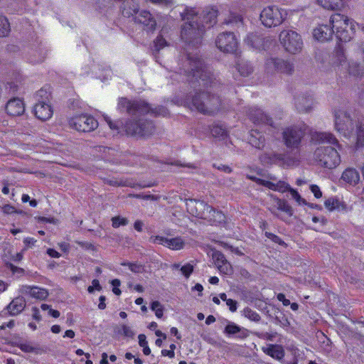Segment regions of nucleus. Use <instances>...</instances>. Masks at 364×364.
<instances>
[{
	"mask_svg": "<svg viewBox=\"0 0 364 364\" xmlns=\"http://www.w3.org/2000/svg\"><path fill=\"white\" fill-rule=\"evenodd\" d=\"M314 143L321 144L314 151V157L319 166L328 169L338 167L341 158L338 149H341L338 141L329 132H314L311 135Z\"/></svg>",
	"mask_w": 364,
	"mask_h": 364,
	"instance_id": "f257e3e1",
	"label": "nucleus"
},
{
	"mask_svg": "<svg viewBox=\"0 0 364 364\" xmlns=\"http://www.w3.org/2000/svg\"><path fill=\"white\" fill-rule=\"evenodd\" d=\"M199 11L196 8L186 7L181 13L182 19L185 21L181 29V38L186 41L198 40L204 32L205 27L210 28L216 23L218 11L215 8H207L203 11V22L205 25H198Z\"/></svg>",
	"mask_w": 364,
	"mask_h": 364,
	"instance_id": "f03ea898",
	"label": "nucleus"
},
{
	"mask_svg": "<svg viewBox=\"0 0 364 364\" xmlns=\"http://www.w3.org/2000/svg\"><path fill=\"white\" fill-rule=\"evenodd\" d=\"M105 119L109 128L116 130L117 132L124 131L128 135L147 136L154 132V126L151 122L140 121V122H127L125 124L122 122H114L107 116L105 117Z\"/></svg>",
	"mask_w": 364,
	"mask_h": 364,
	"instance_id": "7ed1b4c3",
	"label": "nucleus"
},
{
	"mask_svg": "<svg viewBox=\"0 0 364 364\" xmlns=\"http://www.w3.org/2000/svg\"><path fill=\"white\" fill-rule=\"evenodd\" d=\"M249 178L257 184L263 186L269 190L279 193L289 191L292 198L296 200L298 205H308L306 200L295 189L291 188L287 183L283 181H277L274 175H267L262 178L255 176H250Z\"/></svg>",
	"mask_w": 364,
	"mask_h": 364,
	"instance_id": "20e7f679",
	"label": "nucleus"
},
{
	"mask_svg": "<svg viewBox=\"0 0 364 364\" xmlns=\"http://www.w3.org/2000/svg\"><path fill=\"white\" fill-rule=\"evenodd\" d=\"M330 25L334 30L337 38L343 42L350 40L357 26L352 19L341 14H334L331 16Z\"/></svg>",
	"mask_w": 364,
	"mask_h": 364,
	"instance_id": "39448f33",
	"label": "nucleus"
},
{
	"mask_svg": "<svg viewBox=\"0 0 364 364\" xmlns=\"http://www.w3.org/2000/svg\"><path fill=\"white\" fill-rule=\"evenodd\" d=\"M220 103L218 97L210 96L209 92H203L193 97L190 107L203 114H213L219 110Z\"/></svg>",
	"mask_w": 364,
	"mask_h": 364,
	"instance_id": "423d86ee",
	"label": "nucleus"
},
{
	"mask_svg": "<svg viewBox=\"0 0 364 364\" xmlns=\"http://www.w3.org/2000/svg\"><path fill=\"white\" fill-rule=\"evenodd\" d=\"M334 117L336 130L346 138L350 139L353 136L358 122L353 120L348 112L344 109L336 110Z\"/></svg>",
	"mask_w": 364,
	"mask_h": 364,
	"instance_id": "0eeeda50",
	"label": "nucleus"
},
{
	"mask_svg": "<svg viewBox=\"0 0 364 364\" xmlns=\"http://www.w3.org/2000/svg\"><path fill=\"white\" fill-rule=\"evenodd\" d=\"M287 12L277 6L264 7L260 13V21L267 28L281 25L286 19Z\"/></svg>",
	"mask_w": 364,
	"mask_h": 364,
	"instance_id": "6e6552de",
	"label": "nucleus"
},
{
	"mask_svg": "<svg viewBox=\"0 0 364 364\" xmlns=\"http://www.w3.org/2000/svg\"><path fill=\"white\" fill-rule=\"evenodd\" d=\"M279 41L282 47L289 53L296 54L301 51L303 41L295 31L284 29L279 35Z\"/></svg>",
	"mask_w": 364,
	"mask_h": 364,
	"instance_id": "1a4fd4ad",
	"label": "nucleus"
},
{
	"mask_svg": "<svg viewBox=\"0 0 364 364\" xmlns=\"http://www.w3.org/2000/svg\"><path fill=\"white\" fill-rule=\"evenodd\" d=\"M260 161L264 165L276 164L283 168L297 166L299 159L289 154H282L274 152L264 154L260 156Z\"/></svg>",
	"mask_w": 364,
	"mask_h": 364,
	"instance_id": "9d476101",
	"label": "nucleus"
},
{
	"mask_svg": "<svg viewBox=\"0 0 364 364\" xmlns=\"http://www.w3.org/2000/svg\"><path fill=\"white\" fill-rule=\"evenodd\" d=\"M187 63L190 67L189 73L196 79H201L203 85L208 86V82L210 83V87H211L216 85V82L212 80L210 73L204 67L203 63L200 58L188 56Z\"/></svg>",
	"mask_w": 364,
	"mask_h": 364,
	"instance_id": "9b49d317",
	"label": "nucleus"
},
{
	"mask_svg": "<svg viewBox=\"0 0 364 364\" xmlns=\"http://www.w3.org/2000/svg\"><path fill=\"white\" fill-rule=\"evenodd\" d=\"M69 127L77 132H88L98 127L97 121L87 114H77L68 119Z\"/></svg>",
	"mask_w": 364,
	"mask_h": 364,
	"instance_id": "f8f14e48",
	"label": "nucleus"
},
{
	"mask_svg": "<svg viewBox=\"0 0 364 364\" xmlns=\"http://www.w3.org/2000/svg\"><path fill=\"white\" fill-rule=\"evenodd\" d=\"M333 65L338 72L348 73L353 75H359L363 73V69L358 64H350L346 61L345 54L342 50H338L332 58Z\"/></svg>",
	"mask_w": 364,
	"mask_h": 364,
	"instance_id": "ddd939ff",
	"label": "nucleus"
},
{
	"mask_svg": "<svg viewBox=\"0 0 364 364\" xmlns=\"http://www.w3.org/2000/svg\"><path fill=\"white\" fill-rule=\"evenodd\" d=\"M305 124L296 125L287 128L283 132V139L288 148H297L306 133Z\"/></svg>",
	"mask_w": 364,
	"mask_h": 364,
	"instance_id": "4468645a",
	"label": "nucleus"
},
{
	"mask_svg": "<svg viewBox=\"0 0 364 364\" xmlns=\"http://www.w3.org/2000/svg\"><path fill=\"white\" fill-rule=\"evenodd\" d=\"M118 109L122 112L127 111L130 114L147 113L150 110L149 105L144 101H129L126 98L119 100Z\"/></svg>",
	"mask_w": 364,
	"mask_h": 364,
	"instance_id": "2eb2a0df",
	"label": "nucleus"
},
{
	"mask_svg": "<svg viewBox=\"0 0 364 364\" xmlns=\"http://www.w3.org/2000/svg\"><path fill=\"white\" fill-rule=\"evenodd\" d=\"M186 208L188 212L196 218L205 220L209 217L210 206L204 201L195 199H188L186 200Z\"/></svg>",
	"mask_w": 364,
	"mask_h": 364,
	"instance_id": "dca6fc26",
	"label": "nucleus"
},
{
	"mask_svg": "<svg viewBox=\"0 0 364 364\" xmlns=\"http://www.w3.org/2000/svg\"><path fill=\"white\" fill-rule=\"evenodd\" d=\"M265 69L268 73L290 74L293 70V65L291 63L282 59L271 58L266 60Z\"/></svg>",
	"mask_w": 364,
	"mask_h": 364,
	"instance_id": "f3484780",
	"label": "nucleus"
},
{
	"mask_svg": "<svg viewBox=\"0 0 364 364\" xmlns=\"http://www.w3.org/2000/svg\"><path fill=\"white\" fill-rule=\"evenodd\" d=\"M216 46L223 52L232 53L236 50L238 41L233 33H223L218 36Z\"/></svg>",
	"mask_w": 364,
	"mask_h": 364,
	"instance_id": "a211bd4d",
	"label": "nucleus"
},
{
	"mask_svg": "<svg viewBox=\"0 0 364 364\" xmlns=\"http://www.w3.org/2000/svg\"><path fill=\"white\" fill-rule=\"evenodd\" d=\"M149 241L154 244L164 245L173 250H180L184 247L185 242L179 237L168 238L160 235L151 236Z\"/></svg>",
	"mask_w": 364,
	"mask_h": 364,
	"instance_id": "6ab92c4d",
	"label": "nucleus"
},
{
	"mask_svg": "<svg viewBox=\"0 0 364 364\" xmlns=\"http://www.w3.org/2000/svg\"><path fill=\"white\" fill-rule=\"evenodd\" d=\"M35 116L41 121L50 119L53 114V109L48 100L38 101L33 107Z\"/></svg>",
	"mask_w": 364,
	"mask_h": 364,
	"instance_id": "aec40b11",
	"label": "nucleus"
},
{
	"mask_svg": "<svg viewBox=\"0 0 364 364\" xmlns=\"http://www.w3.org/2000/svg\"><path fill=\"white\" fill-rule=\"evenodd\" d=\"M271 203L268 209L274 215L278 216L277 211H282L287 214L289 216L293 215V210L291 205L284 200L280 199L272 194L270 195Z\"/></svg>",
	"mask_w": 364,
	"mask_h": 364,
	"instance_id": "412c9836",
	"label": "nucleus"
},
{
	"mask_svg": "<svg viewBox=\"0 0 364 364\" xmlns=\"http://www.w3.org/2000/svg\"><path fill=\"white\" fill-rule=\"evenodd\" d=\"M19 292L24 296L33 299L43 300L48 296L47 289L37 286L22 285L19 288Z\"/></svg>",
	"mask_w": 364,
	"mask_h": 364,
	"instance_id": "4be33fe9",
	"label": "nucleus"
},
{
	"mask_svg": "<svg viewBox=\"0 0 364 364\" xmlns=\"http://www.w3.org/2000/svg\"><path fill=\"white\" fill-rule=\"evenodd\" d=\"M246 44L258 50H266L272 44L269 38H262L256 34H250L245 40Z\"/></svg>",
	"mask_w": 364,
	"mask_h": 364,
	"instance_id": "5701e85b",
	"label": "nucleus"
},
{
	"mask_svg": "<svg viewBox=\"0 0 364 364\" xmlns=\"http://www.w3.org/2000/svg\"><path fill=\"white\" fill-rule=\"evenodd\" d=\"M6 111L11 116L21 115L25 111V105L23 100L17 97L9 100L6 105Z\"/></svg>",
	"mask_w": 364,
	"mask_h": 364,
	"instance_id": "b1692460",
	"label": "nucleus"
},
{
	"mask_svg": "<svg viewBox=\"0 0 364 364\" xmlns=\"http://www.w3.org/2000/svg\"><path fill=\"white\" fill-rule=\"evenodd\" d=\"M334 30L330 23L318 26L313 31V36L318 41L324 42L330 40L334 34Z\"/></svg>",
	"mask_w": 364,
	"mask_h": 364,
	"instance_id": "393cba45",
	"label": "nucleus"
},
{
	"mask_svg": "<svg viewBox=\"0 0 364 364\" xmlns=\"http://www.w3.org/2000/svg\"><path fill=\"white\" fill-rule=\"evenodd\" d=\"M214 262L218 270L224 274H230L232 272L230 264L226 260L225 256L220 252H215L213 255Z\"/></svg>",
	"mask_w": 364,
	"mask_h": 364,
	"instance_id": "a878e982",
	"label": "nucleus"
},
{
	"mask_svg": "<svg viewBox=\"0 0 364 364\" xmlns=\"http://www.w3.org/2000/svg\"><path fill=\"white\" fill-rule=\"evenodd\" d=\"M262 350L272 358L282 360L285 355L284 348L281 345L268 344L262 348Z\"/></svg>",
	"mask_w": 364,
	"mask_h": 364,
	"instance_id": "bb28decb",
	"label": "nucleus"
},
{
	"mask_svg": "<svg viewBox=\"0 0 364 364\" xmlns=\"http://www.w3.org/2000/svg\"><path fill=\"white\" fill-rule=\"evenodd\" d=\"M360 176L359 171L354 168H346L341 175V180L345 183L355 186L360 181Z\"/></svg>",
	"mask_w": 364,
	"mask_h": 364,
	"instance_id": "cd10ccee",
	"label": "nucleus"
},
{
	"mask_svg": "<svg viewBox=\"0 0 364 364\" xmlns=\"http://www.w3.org/2000/svg\"><path fill=\"white\" fill-rule=\"evenodd\" d=\"M26 307V300L22 296L14 298L7 306V309L10 315L16 316L23 311Z\"/></svg>",
	"mask_w": 364,
	"mask_h": 364,
	"instance_id": "c85d7f7f",
	"label": "nucleus"
},
{
	"mask_svg": "<svg viewBox=\"0 0 364 364\" xmlns=\"http://www.w3.org/2000/svg\"><path fill=\"white\" fill-rule=\"evenodd\" d=\"M135 20L144 24L149 30H153L156 26V21L151 17V14L147 11H141L135 16Z\"/></svg>",
	"mask_w": 364,
	"mask_h": 364,
	"instance_id": "c756f323",
	"label": "nucleus"
},
{
	"mask_svg": "<svg viewBox=\"0 0 364 364\" xmlns=\"http://www.w3.org/2000/svg\"><path fill=\"white\" fill-rule=\"evenodd\" d=\"M223 332L228 336L235 335L239 333H240V338H246L248 336L247 330L243 329L236 323L230 321H228Z\"/></svg>",
	"mask_w": 364,
	"mask_h": 364,
	"instance_id": "7c9ffc66",
	"label": "nucleus"
},
{
	"mask_svg": "<svg viewBox=\"0 0 364 364\" xmlns=\"http://www.w3.org/2000/svg\"><path fill=\"white\" fill-rule=\"evenodd\" d=\"M250 119L255 124H270L271 119L260 109H255L250 113Z\"/></svg>",
	"mask_w": 364,
	"mask_h": 364,
	"instance_id": "2f4dec72",
	"label": "nucleus"
},
{
	"mask_svg": "<svg viewBox=\"0 0 364 364\" xmlns=\"http://www.w3.org/2000/svg\"><path fill=\"white\" fill-rule=\"evenodd\" d=\"M248 141L252 146L257 149H261L264 145V138L263 135L257 130H251Z\"/></svg>",
	"mask_w": 364,
	"mask_h": 364,
	"instance_id": "473e14b6",
	"label": "nucleus"
},
{
	"mask_svg": "<svg viewBox=\"0 0 364 364\" xmlns=\"http://www.w3.org/2000/svg\"><path fill=\"white\" fill-rule=\"evenodd\" d=\"M316 4L327 10H336L343 6V0H316Z\"/></svg>",
	"mask_w": 364,
	"mask_h": 364,
	"instance_id": "72a5a7b5",
	"label": "nucleus"
},
{
	"mask_svg": "<svg viewBox=\"0 0 364 364\" xmlns=\"http://www.w3.org/2000/svg\"><path fill=\"white\" fill-rule=\"evenodd\" d=\"M209 217L205 218V220L214 224H220L225 219V216L222 212L215 211L212 207H210L209 211Z\"/></svg>",
	"mask_w": 364,
	"mask_h": 364,
	"instance_id": "f704fd0d",
	"label": "nucleus"
},
{
	"mask_svg": "<svg viewBox=\"0 0 364 364\" xmlns=\"http://www.w3.org/2000/svg\"><path fill=\"white\" fill-rule=\"evenodd\" d=\"M237 69L242 76H248L253 71L250 63L242 60L237 65Z\"/></svg>",
	"mask_w": 364,
	"mask_h": 364,
	"instance_id": "c9c22d12",
	"label": "nucleus"
},
{
	"mask_svg": "<svg viewBox=\"0 0 364 364\" xmlns=\"http://www.w3.org/2000/svg\"><path fill=\"white\" fill-rule=\"evenodd\" d=\"M355 127L356 128V146L358 147L364 146V124L358 122Z\"/></svg>",
	"mask_w": 364,
	"mask_h": 364,
	"instance_id": "e433bc0d",
	"label": "nucleus"
},
{
	"mask_svg": "<svg viewBox=\"0 0 364 364\" xmlns=\"http://www.w3.org/2000/svg\"><path fill=\"white\" fill-rule=\"evenodd\" d=\"M10 32V25L8 19L0 15V37L7 36Z\"/></svg>",
	"mask_w": 364,
	"mask_h": 364,
	"instance_id": "4c0bfd02",
	"label": "nucleus"
},
{
	"mask_svg": "<svg viewBox=\"0 0 364 364\" xmlns=\"http://www.w3.org/2000/svg\"><path fill=\"white\" fill-rule=\"evenodd\" d=\"M338 200L339 198L337 197H331L326 199L324 201L325 208L330 212L337 210Z\"/></svg>",
	"mask_w": 364,
	"mask_h": 364,
	"instance_id": "58836bf2",
	"label": "nucleus"
},
{
	"mask_svg": "<svg viewBox=\"0 0 364 364\" xmlns=\"http://www.w3.org/2000/svg\"><path fill=\"white\" fill-rule=\"evenodd\" d=\"M139 345L143 348V353L146 355H149L151 353V349L148 346L146 337L144 334H139L138 336Z\"/></svg>",
	"mask_w": 364,
	"mask_h": 364,
	"instance_id": "ea45409f",
	"label": "nucleus"
},
{
	"mask_svg": "<svg viewBox=\"0 0 364 364\" xmlns=\"http://www.w3.org/2000/svg\"><path fill=\"white\" fill-rule=\"evenodd\" d=\"M242 314L245 317L253 321H258L260 319L259 315L248 307L243 309Z\"/></svg>",
	"mask_w": 364,
	"mask_h": 364,
	"instance_id": "a19ab883",
	"label": "nucleus"
},
{
	"mask_svg": "<svg viewBox=\"0 0 364 364\" xmlns=\"http://www.w3.org/2000/svg\"><path fill=\"white\" fill-rule=\"evenodd\" d=\"M151 309L154 311L156 316L161 318L164 315V307L158 301H153L151 304Z\"/></svg>",
	"mask_w": 364,
	"mask_h": 364,
	"instance_id": "79ce46f5",
	"label": "nucleus"
},
{
	"mask_svg": "<svg viewBox=\"0 0 364 364\" xmlns=\"http://www.w3.org/2000/svg\"><path fill=\"white\" fill-rule=\"evenodd\" d=\"M128 220L126 218L121 216H115L112 218V225L114 228H118L120 226H125L128 224Z\"/></svg>",
	"mask_w": 364,
	"mask_h": 364,
	"instance_id": "37998d69",
	"label": "nucleus"
},
{
	"mask_svg": "<svg viewBox=\"0 0 364 364\" xmlns=\"http://www.w3.org/2000/svg\"><path fill=\"white\" fill-rule=\"evenodd\" d=\"M122 266H127L129 269L134 273H141L144 271L143 265L138 263L122 262Z\"/></svg>",
	"mask_w": 364,
	"mask_h": 364,
	"instance_id": "c03bdc74",
	"label": "nucleus"
},
{
	"mask_svg": "<svg viewBox=\"0 0 364 364\" xmlns=\"http://www.w3.org/2000/svg\"><path fill=\"white\" fill-rule=\"evenodd\" d=\"M226 23L235 24L239 27L240 25H242V18L240 15L231 13L230 19L226 21Z\"/></svg>",
	"mask_w": 364,
	"mask_h": 364,
	"instance_id": "a18cd8bd",
	"label": "nucleus"
},
{
	"mask_svg": "<svg viewBox=\"0 0 364 364\" xmlns=\"http://www.w3.org/2000/svg\"><path fill=\"white\" fill-rule=\"evenodd\" d=\"M1 211L6 215H11L13 213H18L21 214L23 213V211L21 210H17L16 208L11 205L6 204L1 207Z\"/></svg>",
	"mask_w": 364,
	"mask_h": 364,
	"instance_id": "49530a36",
	"label": "nucleus"
},
{
	"mask_svg": "<svg viewBox=\"0 0 364 364\" xmlns=\"http://www.w3.org/2000/svg\"><path fill=\"white\" fill-rule=\"evenodd\" d=\"M211 134L215 137H220L226 135V131L221 126H214L211 129Z\"/></svg>",
	"mask_w": 364,
	"mask_h": 364,
	"instance_id": "de8ad7c7",
	"label": "nucleus"
},
{
	"mask_svg": "<svg viewBox=\"0 0 364 364\" xmlns=\"http://www.w3.org/2000/svg\"><path fill=\"white\" fill-rule=\"evenodd\" d=\"M17 346L25 353H32L36 350V348H34L29 342L20 343Z\"/></svg>",
	"mask_w": 364,
	"mask_h": 364,
	"instance_id": "09e8293b",
	"label": "nucleus"
},
{
	"mask_svg": "<svg viewBox=\"0 0 364 364\" xmlns=\"http://www.w3.org/2000/svg\"><path fill=\"white\" fill-rule=\"evenodd\" d=\"M353 207L348 205L344 200H338L337 210L343 213H348L352 210Z\"/></svg>",
	"mask_w": 364,
	"mask_h": 364,
	"instance_id": "8fccbe9b",
	"label": "nucleus"
},
{
	"mask_svg": "<svg viewBox=\"0 0 364 364\" xmlns=\"http://www.w3.org/2000/svg\"><path fill=\"white\" fill-rule=\"evenodd\" d=\"M193 271V266L190 264H186L181 267V273L186 277L188 278Z\"/></svg>",
	"mask_w": 364,
	"mask_h": 364,
	"instance_id": "3c124183",
	"label": "nucleus"
},
{
	"mask_svg": "<svg viewBox=\"0 0 364 364\" xmlns=\"http://www.w3.org/2000/svg\"><path fill=\"white\" fill-rule=\"evenodd\" d=\"M304 99H299L297 102V107L299 110L304 112H308L311 109L312 105L311 100H306L307 105L305 106H302V101Z\"/></svg>",
	"mask_w": 364,
	"mask_h": 364,
	"instance_id": "603ef678",
	"label": "nucleus"
},
{
	"mask_svg": "<svg viewBox=\"0 0 364 364\" xmlns=\"http://www.w3.org/2000/svg\"><path fill=\"white\" fill-rule=\"evenodd\" d=\"M6 267L12 272L13 274L21 276L24 273L23 269L16 267L11 263H7Z\"/></svg>",
	"mask_w": 364,
	"mask_h": 364,
	"instance_id": "864d4df0",
	"label": "nucleus"
},
{
	"mask_svg": "<svg viewBox=\"0 0 364 364\" xmlns=\"http://www.w3.org/2000/svg\"><path fill=\"white\" fill-rule=\"evenodd\" d=\"M37 240L34 239L33 237H25L23 239V243L25 245V247L23 249L24 251L28 250V248L33 247L35 244L36 243Z\"/></svg>",
	"mask_w": 364,
	"mask_h": 364,
	"instance_id": "5fc2aeb1",
	"label": "nucleus"
},
{
	"mask_svg": "<svg viewBox=\"0 0 364 364\" xmlns=\"http://www.w3.org/2000/svg\"><path fill=\"white\" fill-rule=\"evenodd\" d=\"M166 46V40L161 37L159 36L154 41V47L156 50H159L160 49L163 48Z\"/></svg>",
	"mask_w": 364,
	"mask_h": 364,
	"instance_id": "6e6d98bb",
	"label": "nucleus"
},
{
	"mask_svg": "<svg viewBox=\"0 0 364 364\" xmlns=\"http://www.w3.org/2000/svg\"><path fill=\"white\" fill-rule=\"evenodd\" d=\"M122 334L128 338H132L134 336V332L132 330V328L127 326L122 325Z\"/></svg>",
	"mask_w": 364,
	"mask_h": 364,
	"instance_id": "4d7b16f0",
	"label": "nucleus"
},
{
	"mask_svg": "<svg viewBox=\"0 0 364 364\" xmlns=\"http://www.w3.org/2000/svg\"><path fill=\"white\" fill-rule=\"evenodd\" d=\"M120 281L117 279H113L111 282V284L113 287L112 291L116 295H120L121 294V290L118 288L120 286Z\"/></svg>",
	"mask_w": 364,
	"mask_h": 364,
	"instance_id": "13d9d810",
	"label": "nucleus"
},
{
	"mask_svg": "<svg viewBox=\"0 0 364 364\" xmlns=\"http://www.w3.org/2000/svg\"><path fill=\"white\" fill-rule=\"evenodd\" d=\"M310 190L313 193L315 198H320L322 197V192L317 185H311L310 186Z\"/></svg>",
	"mask_w": 364,
	"mask_h": 364,
	"instance_id": "bf43d9fd",
	"label": "nucleus"
},
{
	"mask_svg": "<svg viewBox=\"0 0 364 364\" xmlns=\"http://www.w3.org/2000/svg\"><path fill=\"white\" fill-rule=\"evenodd\" d=\"M225 302H226L227 306L229 307V309L230 311H232V312L236 311L237 308L236 301L231 299H228Z\"/></svg>",
	"mask_w": 364,
	"mask_h": 364,
	"instance_id": "052dcab7",
	"label": "nucleus"
},
{
	"mask_svg": "<svg viewBox=\"0 0 364 364\" xmlns=\"http://www.w3.org/2000/svg\"><path fill=\"white\" fill-rule=\"evenodd\" d=\"M24 250H22L20 252H16L14 255H11L10 259L14 262H20L23 257Z\"/></svg>",
	"mask_w": 364,
	"mask_h": 364,
	"instance_id": "680f3d73",
	"label": "nucleus"
},
{
	"mask_svg": "<svg viewBox=\"0 0 364 364\" xmlns=\"http://www.w3.org/2000/svg\"><path fill=\"white\" fill-rule=\"evenodd\" d=\"M32 317L36 321H41V316L40 314V311L37 307H33L32 309Z\"/></svg>",
	"mask_w": 364,
	"mask_h": 364,
	"instance_id": "e2e57ef3",
	"label": "nucleus"
},
{
	"mask_svg": "<svg viewBox=\"0 0 364 364\" xmlns=\"http://www.w3.org/2000/svg\"><path fill=\"white\" fill-rule=\"evenodd\" d=\"M265 236L276 243H279V244L282 243V240L278 236L275 235L273 233L266 232Z\"/></svg>",
	"mask_w": 364,
	"mask_h": 364,
	"instance_id": "0e129e2a",
	"label": "nucleus"
},
{
	"mask_svg": "<svg viewBox=\"0 0 364 364\" xmlns=\"http://www.w3.org/2000/svg\"><path fill=\"white\" fill-rule=\"evenodd\" d=\"M107 183L114 186H124L126 185L122 181H118L117 179L107 180Z\"/></svg>",
	"mask_w": 364,
	"mask_h": 364,
	"instance_id": "69168bd1",
	"label": "nucleus"
},
{
	"mask_svg": "<svg viewBox=\"0 0 364 364\" xmlns=\"http://www.w3.org/2000/svg\"><path fill=\"white\" fill-rule=\"evenodd\" d=\"M277 298L279 301L282 302V304L286 306L290 304V301L285 298V295L284 294H278Z\"/></svg>",
	"mask_w": 364,
	"mask_h": 364,
	"instance_id": "338daca9",
	"label": "nucleus"
},
{
	"mask_svg": "<svg viewBox=\"0 0 364 364\" xmlns=\"http://www.w3.org/2000/svg\"><path fill=\"white\" fill-rule=\"evenodd\" d=\"M47 254L53 258H59L60 257V254L52 248H48L47 250Z\"/></svg>",
	"mask_w": 364,
	"mask_h": 364,
	"instance_id": "774afa93",
	"label": "nucleus"
}]
</instances>
